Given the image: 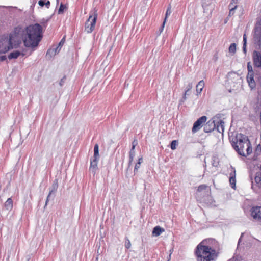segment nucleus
Returning <instances> with one entry per match:
<instances>
[{
  "label": "nucleus",
  "instance_id": "f257e3e1",
  "mask_svg": "<svg viewBox=\"0 0 261 261\" xmlns=\"http://www.w3.org/2000/svg\"><path fill=\"white\" fill-rule=\"evenodd\" d=\"M25 34L23 42L26 47H31L33 50L38 46L43 38V28L39 23L30 24L25 28Z\"/></svg>",
  "mask_w": 261,
  "mask_h": 261
},
{
  "label": "nucleus",
  "instance_id": "f03ea898",
  "mask_svg": "<svg viewBox=\"0 0 261 261\" xmlns=\"http://www.w3.org/2000/svg\"><path fill=\"white\" fill-rule=\"evenodd\" d=\"M206 241L203 240L196 247L194 253L197 261H215L218 256V252L214 246L207 245Z\"/></svg>",
  "mask_w": 261,
  "mask_h": 261
},
{
  "label": "nucleus",
  "instance_id": "7ed1b4c3",
  "mask_svg": "<svg viewBox=\"0 0 261 261\" xmlns=\"http://www.w3.org/2000/svg\"><path fill=\"white\" fill-rule=\"evenodd\" d=\"M249 141L248 137L245 135L241 133L237 134L234 138H232L231 140L232 146L237 153L242 155L245 156V153L243 150L245 145L247 146V142Z\"/></svg>",
  "mask_w": 261,
  "mask_h": 261
},
{
  "label": "nucleus",
  "instance_id": "20e7f679",
  "mask_svg": "<svg viewBox=\"0 0 261 261\" xmlns=\"http://www.w3.org/2000/svg\"><path fill=\"white\" fill-rule=\"evenodd\" d=\"M22 40L19 37H15L13 34H10L8 40L9 45L5 46L4 49H0V54H5L13 48H18Z\"/></svg>",
  "mask_w": 261,
  "mask_h": 261
},
{
  "label": "nucleus",
  "instance_id": "39448f33",
  "mask_svg": "<svg viewBox=\"0 0 261 261\" xmlns=\"http://www.w3.org/2000/svg\"><path fill=\"white\" fill-rule=\"evenodd\" d=\"M97 18L96 11L90 14V16L85 23V31L87 33H91L94 29Z\"/></svg>",
  "mask_w": 261,
  "mask_h": 261
},
{
  "label": "nucleus",
  "instance_id": "423d86ee",
  "mask_svg": "<svg viewBox=\"0 0 261 261\" xmlns=\"http://www.w3.org/2000/svg\"><path fill=\"white\" fill-rule=\"evenodd\" d=\"M255 50H254L252 54V59L253 61L254 66L257 68L261 67V41H260V48H258L257 44L255 41H252Z\"/></svg>",
  "mask_w": 261,
  "mask_h": 261
},
{
  "label": "nucleus",
  "instance_id": "0eeeda50",
  "mask_svg": "<svg viewBox=\"0 0 261 261\" xmlns=\"http://www.w3.org/2000/svg\"><path fill=\"white\" fill-rule=\"evenodd\" d=\"M207 120V117L205 116H202L198 118L194 123L192 129V132L193 133L197 132L202 127V124L205 122Z\"/></svg>",
  "mask_w": 261,
  "mask_h": 261
},
{
  "label": "nucleus",
  "instance_id": "6e6552de",
  "mask_svg": "<svg viewBox=\"0 0 261 261\" xmlns=\"http://www.w3.org/2000/svg\"><path fill=\"white\" fill-rule=\"evenodd\" d=\"M251 215L253 219L261 222V206L253 207L251 210Z\"/></svg>",
  "mask_w": 261,
  "mask_h": 261
},
{
  "label": "nucleus",
  "instance_id": "1a4fd4ad",
  "mask_svg": "<svg viewBox=\"0 0 261 261\" xmlns=\"http://www.w3.org/2000/svg\"><path fill=\"white\" fill-rule=\"evenodd\" d=\"M231 172L229 173V181L232 188L235 189L236 185V170L232 166L230 167Z\"/></svg>",
  "mask_w": 261,
  "mask_h": 261
},
{
  "label": "nucleus",
  "instance_id": "9d476101",
  "mask_svg": "<svg viewBox=\"0 0 261 261\" xmlns=\"http://www.w3.org/2000/svg\"><path fill=\"white\" fill-rule=\"evenodd\" d=\"M25 32V29H23L21 26L18 25L14 28L11 34H13L14 36L15 37H19L20 35L21 36L22 40H23V37H24Z\"/></svg>",
  "mask_w": 261,
  "mask_h": 261
},
{
  "label": "nucleus",
  "instance_id": "9b49d317",
  "mask_svg": "<svg viewBox=\"0 0 261 261\" xmlns=\"http://www.w3.org/2000/svg\"><path fill=\"white\" fill-rule=\"evenodd\" d=\"M200 193L201 195L203 194L208 196L211 194V189L205 185H201L198 187L196 194Z\"/></svg>",
  "mask_w": 261,
  "mask_h": 261
},
{
  "label": "nucleus",
  "instance_id": "f8f14e48",
  "mask_svg": "<svg viewBox=\"0 0 261 261\" xmlns=\"http://www.w3.org/2000/svg\"><path fill=\"white\" fill-rule=\"evenodd\" d=\"M99 158H91L90 160V166L89 167L90 172H92L94 175L96 173L97 169V163Z\"/></svg>",
  "mask_w": 261,
  "mask_h": 261
},
{
  "label": "nucleus",
  "instance_id": "ddd939ff",
  "mask_svg": "<svg viewBox=\"0 0 261 261\" xmlns=\"http://www.w3.org/2000/svg\"><path fill=\"white\" fill-rule=\"evenodd\" d=\"M216 123L211 119L208 121L204 125L203 130L205 133H210L214 130L216 128Z\"/></svg>",
  "mask_w": 261,
  "mask_h": 261
},
{
  "label": "nucleus",
  "instance_id": "4468645a",
  "mask_svg": "<svg viewBox=\"0 0 261 261\" xmlns=\"http://www.w3.org/2000/svg\"><path fill=\"white\" fill-rule=\"evenodd\" d=\"M254 178L255 185L257 188L261 189V165L259 168V171L255 173Z\"/></svg>",
  "mask_w": 261,
  "mask_h": 261
},
{
  "label": "nucleus",
  "instance_id": "2eb2a0df",
  "mask_svg": "<svg viewBox=\"0 0 261 261\" xmlns=\"http://www.w3.org/2000/svg\"><path fill=\"white\" fill-rule=\"evenodd\" d=\"M58 188V179L56 178L53 181V184L49 188V192L53 194V198L55 196V193L57 192Z\"/></svg>",
  "mask_w": 261,
  "mask_h": 261
},
{
  "label": "nucleus",
  "instance_id": "dca6fc26",
  "mask_svg": "<svg viewBox=\"0 0 261 261\" xmlns=\"http://www.w3.org/2000/svg\"><path fill=\"white\" fill-rule=\"evenodd\" d=\"M20 55L24 56L25 54L23 53H21L19 50H15L10 53L8 56V58L10 60L15 59H17Z\"/></svg>",
  "mask_w": 261,
  "mask_h": 261
},
{
  "label": "nucleus",
  "instance_id": "f3484780",
  "mask_svg": "<svg viewBox=\"0 0 261 261\" xmlns=\"http://www.w3.org/2000/svg\"><path fill=\"white\" fill-rule=\"evenodd\" d=\"M202 7L203 8V12L207 14H211L213 9V7L210 4H206L202 3Z\"/></svg>",
  "mask_w": 261,
  "mask_h": 261
},
{
  "label": "nucleus",
  "instance_id": "a211bd4d",
  "mask_svg": "<svg viewBox=\"0 0 261 261\" xmlns=\"http://www.w3.org/2000/svg\"><path fill=\"white\" fill-rule=\"evenodd\" d=\"M6 210L11 211L13 208V200L11 198H9L4 203Z\"/></svg>",
  "mask_w": 261,
  "mask_h": 261
},
{
  "label": "nucleus",
  "instance_id": "6ab92c4d",
  "mask_svg": "<svg viewBox=\"0 0 261 261\" xmlns=\"http://www.w3.org/2000/svg\"><path fill=\"white\" fill-rule=\"evenodd\" d=\"M222 114H218L216 115L211 120L214 121L216 124H221V123H224V122L221 119Z\"/></svg>",
  "mask_w": 261,
  "mask_h": 261
},
{
  "label": "nucleus",
  "instance_id": "aec40b11",
  "mask_svg": "<svg viewBox=\"0 0 261 261\" xmlns=\"http://www.w3.org/2000/svg\"><path fill=\"white\" fill-rule=\"evenodd\" d=\"M164 231V229L163 228H161L159 226H156L155 227H154L153 231H152V233L155 236H159L162 233V232H163Z\"/></svg>",
  "mask_w": 261,
  "mask_h": 261
},
{
  "label": "nucleus",
  "instance_id": "412c9836",
  "mask_svg": "<svg viewBox=\"0 0 261 261\" xmlns=\"http://www.w3.org/2000/svg\"><path fill=\"white\" fill-rule=\"evenodd\" d=\"M204 87V82L203 80L200 81L196 85V92L198 94L201 93Z\"/></svg>",
  "mask_w": 261,
  "mask_h": 261
},
{
  "label": "nucleus",
  "instance_id": "4be33fe9",
  "mask_svg": "<svg viewBox=\"0 0 261 261\" xmlns=\"http://www.w3.org/2000/svg\"><path fill=\"white\" fill-rule=\"evenodd\" d=\"M65 42V37L64 36L60 41V42L58 44V46H57L56 48H55V54H58L60 51L62 46L64 44Z\"/></svg>",
  "mask_w": 261,
  "mask_h": 261
},
{
  "label": "nucleus",
  "instance_id": "5701e85b",
  "mask_svg": "<svg viewBox=\"0 0 261 261\" xmlns=\"http://www.w3.org/2000/svg\"><path fill=\"white\" fill-rule=\"evenodd\" d=\"M243 51L245 55L247 54V36L246 34L243 35Z\"/></svg>",
  "mask_w": 261,
  "mask_h": 261
},
{
  "label": "nucleus",
  "instance_id": "b1692460",
  "mask_svg": "<svg viewBox=\"0 0 261 261\" xmlns=\"http://www.w3.org/2000/svg\"><path fill=\"white\" fill-rule=\"evenodd\" d=\"M204 240L206 241V244L207 245H210V246H213L212 245H215L214 247L215 248L216 246L217 245V241L214 239L208 238L207 239H205Z\"/></svg>",
  "mask_w": 261,
  "mask_h": 261
},
{
  "label": "nucleus",
  "instance_id": "393cba45",
  "mask_svg": "<svg viewBox=\"0 0 261 261\" xmlns=\"http://www.w3.org/2000/svg\"><path fill=\"white\" fill-rule=\"evenodd\" d=\"M55 49H48L46 54V57L49 59H51L52 57L56 55Z\"/></svg>",
  "mask_w": 261,
  "mask_h": 261
},
{
  "label": "nucleus",
  "instance_id": "a878e982",
  "mask_svg": "<svg viewBox=\"0 0 261 261\" xmlns=\"http://www.w3.org/2000/svg\"><path fill=\"white\" fill-rule=\"evenodd\" d=\"M246 147H247L246 153H245V157L247 156V155H249V154H250L252 153V146H251V144L250 143V141H248V142H247V146Z\"/></svg>",
  "mask_w": 261,
  "mask_h": 261
},
{
  "label": "nucleus",
  "instance_id": "bb28decb",
  "mask_svg": "<svg viewBox=\"0 0 261 261\" xmlns=\"http://www.w3.org/2000/svg\"><path fill=\"white\" fill-rule=\"evenodd\" d=\"M135 155V149L131 148V149L129 151V165H130V164H132V163L133 162Z\"/></svg>",
  "mask_w": 261,
  "mask_h": 261
},
{
  "label": "nucleus",
  "instance_id": "cd10ccee",
  "mask_svg": "<svg viewBox=\"0 0 261 261\" xmlns=\"http://www.w3.org/2000/svg\"><path fill=\"white\" fill-rule=\"evenodd\" d=\"M215 129L220 133L223 134L224 130V123H221V124H216Z\"/></svg>",
  "mask_w": 261,
  "mask_h": 261
},
{
  "label": "nucleus",
  "instance_id": "c85d7f7f",
  "mask_svg": "<svg viewBox=\"0 0 261 261\" xmlns=\"http://www.w3.org/2000/svg\"><path fill=\"white\" fill-rule=\"evenodd\" d=\"M247 82L248 83L249 86L252 89L255 87V82L254 80L253 77H249V79H247Z\"/></svg>",
  "mask_w": 261,
  "mask_h": 261
},
{
  "label": "nucleus",
  "instance_id": "c756f323",
  "mask_svg": "<svg viewBox=\"0 0 261 261\" xmlns=\"http://www.w3.org/2000/svg\"><path fill=\"white\" fill-rule=\"evenodd\" d=\"M93 157L95 158H99V146L97 144H96L94 147V154Z\"/></svg>",
  "mask_w": 261,
  "mask_h": 261
},
{
  "label": "nucleus",
  "instance_id": "7c9ffc66",
  "mask_svg": "<svg viewBox=\"0 0 261 261\" xmlns=\"http://www.w3.org/2000/svg\"><path fill=\"white\" fill-rule=\"evenodd\" d=\"M236 46L235 43H232L229 47V52L232 55H234L236 52Z\"/></svg>",
  "mask_w": 261,
  "mask_h": 261
},
{
  "label": "nucleus",
  "instance_id": "2f4dec72",
  "mask_svg": "<svg viewBox=\"0 0 261 261\" xmlns=\"http://www.w3.org/2000/svg\"><path fill=\"white\" fill-rule=\"evenodd\" d=\"M67 9V8L65 5H64L63 3H61L58 11V13L59 14H63L65 10Z\"/></svg>",
  "mask_w": 261,
  "mask_h": 261
},
{
  "label": "nucleus",
  "instance_id": "473e14b6",
  "mask_svg": "<svg viewBox=\"0 0 261 261\" xmlns=\"http://www.w3.org/2000/svg\"><path fill=\"white\" fill-rule=\"evenodd\" d=\"M261 153V144H259L256 147L254 151V155L258 156Z\"/></svg>",
  "mask_w": 261,
  "mask_h": 261
},
{
  "label": "nucleus",
  "instance_id": "72a5a7b5",
  "mask_svg": "<svg viewBox=\"0 0 261 261\" xmlns=\"http://www.w3.org/2000/svg\"><path fill=\"white\" fill-rule=\"evenodd\" d=\"M170 13H171V11L170 10L169 8H168V9L166 11V17L165 18L164 21L163 22V23L162 25V27H161V31H162V30L163 29V28L164 27V24H165V21L166 20L167 17L168 16V15L170 14Z\"/></svg>",
  "mask_w": 261,
  "mask_h": 261
},
{
  "label": "nucleus",
  "instance_id": "f704fd0d",
  "mask_svg": "<svg viewBox=\"0 0 261 261\" xmlns=\"http://www.w3.org/2000/svg\"><path fill=\"white\" fill-rule=\"evenodd\" d=\"M177 145V141L176 140L172 141L170 144V147L172 150H174L176 149V146Z\"/></svg>",
  "mask_w": 261,
  "mask_h": 261
},
{
  "label": "nucleus",
  "instance_id": "c9c22d12",
  "mask_svg": "<svg viewBox=\"0 0 261 261\" xmlns=\"http://www.w3.org/2000/svg\"><path fill=\"white\" fill-rule=\"evenodd\" d=\"M237 8V5H235V6L233 7L229 8V16H231V15H233L234 13V10Z\"/></svg>",
  "mask_w": 261,
  "mask_h": 261
},
{
  "label": "nucleus",
  "instance_id": "e433bc0d",
  "mask_svg": "<svg viewBox=\"0 0 261 261\" xmlns=\"http://www.w3.org/2000/svg\"><path fill=\"white\" fill-rule=\"evenodd\" d=\"M50 19V18H48L47 19H43V20H42L41 23L42 24V27H44V28H46L47 27V22Z\"/></svg>",
  "mask_w": 261,
  "mask_h": 261
},
{
  "label": "nucleus",
  "instance_id": "4c0bfd02",
  "mask_svg": "<svg viewBox=\"0 0 261 261\" xmlns=\"http://www.w3.org/2000/svg\"><path fill=\"white\" fill-rule=\"evenodd\" d=\"M229 76H232L233 78H237V79H240L241 77H240L239 75L238 74H237L235 72H231V73H229Z\"/></svg>",
  "mask_w": 261,
  "mask_h": 261
},
{
  "label": "nucleus",
  "instance_id": "58836bf2",
  "mask_svg": "<svg viewBox=\"0 0 261 261\" xmlns=\"http://www.w3.org/2000/svg\"><path fill=\"white\" fill-rule=\"evenodd\" d=\"M247 69H248V72L251 73L253 72L252 67L250 65V62H248L247 63Z\"/></svg>",
  "mask_w": 261,
  "mask_h": 261
},
{
  "label": "nucleus",
  "instance_id": "ea45409f",
  "mask_svg": "<svg viewBox=\"0 0 261 261\" xmlns=\"http://www.w3.org/2000/svg\"><path fill=\"white\" fill-rule=\"evenodd\" d=\"M125 247L127 249H129L130 247L131 243L129 240H126L125 244Z\"/></svg>",
  "mask_w": 261,
  "mask_h": 261
},
{
  "label": "nucleus",
  "instance_id": "a19ab883",
  "mask_svg": "<svg viewBox=\"0 0 261 261\" xmlns=\"http://www.w3.org/2000/svg\"><path fill=\"white\" fill-rule=\"evenodd\" d=\"M45 1H46V0H39L38 2V4L41 7H43L45 6V4H46Z\"/></svg>",
  "mask_w": 261,
  "mask_h": 261
},
{
  "label": "nucleus",
  "instance_id": "79ce46f5",
  "mask_svg": "<svg viewBox=\"0 0 261 261\" xmlns=\"http://www.w3.org/2000/svg\"><path fill=\"white\" fill-rule=\"evenodd\" d=\"M66 79V77L65 76H64L63 78H62L60 81L59 84L61 86H62L64 82H65V80Z\"/></svg>",
  "mask_w": 261,
  "mask_h": 261
},
{
  "label": "nucleus",
  "instance_id": "37998d69",
  "mask_svg": "<svg viewBox=\"0 0 261 261\" xmlns=\"http://www.w3.org/2000/svg\"><path fill=\"white\" fill-rule=\"evenodd\" d=\"M192 87H193V84L192 83H189L187 87V91H190L191 89L192 88Z\"/></svg>",
  "mask_w": 261,
  "mask_h": 261
},
{
  "label": "nucleus",
  "instance_id": "c03bdc74",
  "mask_svg": "<svg viewBox=\"0 0 261 261\" xmlns=\"http://www.w3.org/2000/svg\"><path fill=\"white\" fill-rule=\"evenodd\" d=\"M138 144L137 140H134L132 142V148H135L136 146Z\"/></svg>",
  "mask_w": 261,
  "mask_h": 261
},
{
  "label": "nucleus",
  "instance_id": "a18cd8bd",
  "mask_svg": "<svg viewBox=\"0 0 261 261\" xmlns=\"http://www.w3.org/2000/svg\"><path fill=\"white\" fill-rule=\"evenodd\" d=\"M219 164V162L218 161H215V159H213L212 161V165L214 167H217Z\"/></svg>",
  "mask_w": 261,
  "mask_h": 261
},
{
  "label": "nucleus",
  "instance_id": "49530a36",
  "mask_svg": "<svg viewBox=\"0 0 261 261\" xmlns=\"http://www.w3.org/2000/svg\"><path fill=\"white\" fill-rule=\"evenodd\" d=\"M238 3V0H231V3L229 5V8H231V5H233L234 4H237Z\"/></svg>",
  "mask_w": 261,
  "mask_h": 261
},
{
  "label": "nucleus",
  "instance_id": "de8ad7c7",
  "mask_svg": "<svg viewBox=\"0 0 261 261\" xmlns=\"http://www.w3.org/2000/svg\"><path fill=\"white\" fill-rule=\"evenodd\" d=\"M5 60H7V57L5 55H2L0 56V61L3 62Z\"/></svg>",
  "mask_w": 261,
  "mask_h": 261
},
{
  "label": "nucleus",
  "instance_id": "09e8293b",
  "mask_svg": "<svg viewBox=\"0 0 261 261\" xmlns=\"http://www.w3.org/2000/svg\"><path fill=\"white\" fill-rule=\"evenodd\" d=\"M140 165H138V163H137V164L135 165L134 171L135 173L138 171V169L140 168Z\"/></svg>",
  "mask_w": 261,
  "mask_h": 261
},
{
  "label": "nucleus",
  "instance_id": "8fccbe9b",
  "mask_svg": "<svg viewBox=\"0 0 261 261\" xmlns=\"http://www.w3.org/2000/svg\"><path fill=\"white\" fill-rule=\"evenodd\" d=\"M186 95H185V94H184L182 98L180 100V103H181L182 102H184L186 100Z\"/></svg>",
  "mask_w": 261,
  "mask_h": 261
},
{
  "label": "nucleus",
  "instance_id": "3c124183",
  "mask_svg": "<svg viewBox=\"0 0 261 261\" xmlns=\"http://www.w3.org/2000/svg\"><path fill=\"white\" fill-rule=\"evenodd\" d=\"M254 77V72H252L251 73L248 72V75L247 76V79H249V77Z\"/></svg>",
  "mask_w": 261,
  "mask_h": 261
},
{
  "label": "nucleus",
  "instance_id": "603ef678",
  "mask_svg": "<svg viewBox=\"0 0 261 261\" xmlns=\"http://www.w3.org/2000/svg\"><path fill=\"white\" fill-rule=\"evenodd\" d=\"M45 2V3L46 4H45V6L47 8H48L50 5V1L49 0H46Z\"/></svg>",
  "mask_w": 261,
  "mask_h": 261
},
{
  "label": "nucleus",
  "instance_id": "864d4df0",
  "mask_svg": "<svg viewBox=\"0 0 261 261\" xmlns=\"http://www.w3.org/2000/svg\"><path fill=\"white\" fill-rule=\"evenodd\" d=\"M53 197V199H54L53 198V194L51 193L50 192H49L47 196V198L46 199H48V200H50V198Z\"/></svg>",
  "mask_w": 261,
  "mask_h": 261
},
{
  "label": "nucleus",
  "instance_id": "5fc2aeb1",
  "mask_svg": "<svg viewBox=\"0 0 261 261\" xmlns=\"http://www.w3.org/2000/svg\"><path fill=\"white\" fill-rule=\"evenodd\" d=\"M250 176V180H251V182H252V186H251V188H252V189H253V187H254V185L253 182V177H252V175H250V176Z\"/></svg>",
  "mask_w": 261,
  "mask_h": 261
},
{
  "label": "nucleus",
  "instance_id": "6e6d98bb",
  "mask_svg": "<svg viewBox=\"0 0 261 261\" xmlns=\"http://www.w3.org/2000/svg\"><path fill=\"white\" fill-rule=\"evenodd\" d=\"M258 81L259 83L260 86L261 87V74H259L258 76Z\"/></svg>",
  "mask_w": 261,
  "mask_h": 261
},
{
  "label": "nucleus",
  "instance_id": "4d7b16f0",
  "mask_svg": "<svg viewBox=\"0 0 261 261\" xmlns=\"http://www.w3.org/2000/svg\"><path fill=\"white\" fill-rule=\"evenodd\" d=\"M142 161H143V158L142 157L139 158L138 160V161L137 162L138 164L140 165L141 164V163L142 162Z\"/></svg>",
  "mask_w": 261,
  "mask_h": 261
},
{
  "label": "nucleus",
  "instance_id": "13d9d810",
  "mask_svg": "<svg viewBox=\"0 0 261 261\" xmlns=\"http://www.w3.org/2000/svg\"><path fill=\"white\" fill-rule=\"evenodd\" d=\"M48 201H49V200L48 199L46 200L45 204V205L44 206V209H45L46 208V206L47 205Z\"/></svg>",
  "mask_w": 261,
  "mask_h": 261
},
{
  "label": "nucleus",
  "instance_id": "bf43d9fd",
  "mask_svg": "<svg viewBox=\"0 0 261 261\" xmlns=\"http://www.w3.org/2000/svg\"><path fill=\"white\" fill-rule=\"evenodd\" d=\"M5 47H3V43L0 42V49H4Z\"/></svg>",
  "mask_w": 261,
  "mask_h": 261
},
{
  "label": "nucleus",
  "instance_id": "052dcab7",
  "mask_svg": "<svg viewBox=\"0 0 261 261\" xmlns=\"http://www.w3.org/2000/svg\"><path fill=\"white\" fill-rule=\"evenodd\" d=\"M243 234H244V233H242L241 237L240 238L239 241H238V245L239 244L240 242H241V238L243 237Z\"/></svg>",
  "mask_w": 261,
  "mask_h": 261
},
{
  "label": "nucleus",
  "instance_id": "680f3d73",
  "mask_svg": "<svg viewBox=\"0 0 261 261\" xmlns=\"http://www.w3.org/2000/svg\"><path fill=\"white\" fill-rule=\"evenodd\" d=\"M189 91H187V90L186 89V90H185V93H184L185 95H189V93H188V92H189Z\"/></svg>",
  "mask_w": 261,
  "mask_h": 261
},
{
  "label": "nucleus",
  "instance_id": "e2e57ef3",
  "mask_svg": "<svg viewBox=\"0 0 261 261\" xmlns=\"http://www.w3.org/2000/svg\"><path fill=\"white\" fill-rule=\"evenodd\" d=\"M99 248H100V246H99L98 248V249H97V254H98V255H99V254H100L99 251Z\"/></svg>",
  "mask_w": 261,
  "mask_h": 261
},
{
  "label": "nucleus",
  "instance_id": "0e129e2a",
  "mask_svg": "<svg viewBox=\"0 0 261 261\" xmlns=\"http://www.w3.org/2000/svg\"><path fill=\"white\" fill-rule=\"evenodd\" d=\"M98 254L97 255L96 258H95V261H97L98 259Z\"/></svg>",
  "mask_w": 261,
  "mask_h": 261
},
{
  "label": "nucleus",
  "instance_id": "69168bd1",
  "mask_svg": "<svg viewBox=\"0 0 261 261\" xmlns=\"http://www.w3.org/2000/svg\"><path fill=\"white\" fill-rule=\"evenodd\" d=\"M112 47H111V49H110V51H109V54H110V52L112 51Z\"/></svg>",
  "mask_w": 261,
  "mask_h": 261
},
{
  "label": "nucleus",
  "instance_id": "338daca9",
  "mask_svg": "<svg viewBox=\"0 0 261 261\" xmlns=\"http://www.w3.org/2000/svg\"><path fill=\"white\" fill-rule=\"evenodd\" d=\"M235 5L233 4V5H231V7H233Z\"/></svg>",
  "mask_w": 261,
  "mask_h": 261
},
{
  "label": "nucleus",
  "instance_id": "774afa93",
  "mask_svg": "<svg viewBox=\"0 0 261 261\" xmlns=\"http://www.w3.org/2000/svg\"><path fill=\"white\" fill-rule=\"evenodd\" d=\"M57 4H58V3H59V0H57Z\"/></svg>",
  "mask_w": 261,
  "mask_h": 261
}]
</instances>
